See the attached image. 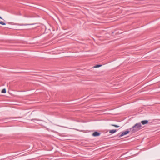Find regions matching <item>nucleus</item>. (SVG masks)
<instances>
[{
  "label": "nucleus",
  "mask_w": 160,
  "mask_h": 160,
  "mask_svg": "<svg viewBox=\"0 0 160 160\" xmlns=\"http://www.w3.org/2000/svg\"><path fill=\"white\" fill-rule=\"evenodd\" d=\"M142 128L141 123L138 122L136 123L132 128L129 129V130L132 133L135 132Z\"/></svg>",
  "instance_id": "f257e3e1"
},
{
  "label": "nucleus",
  "mask_w": 160,
  "mask_h": 160,
  "mask_svg": "<svg viewBox=\"0 0 160 160\" xmlns=\"http://www.w3.org/2000/svg\"><path fill=\"white\" fill-rule=\"evenodd\" d=\"M130 132V130H129V131L126 130V131L122 132L121 134H120V133L118 134L117 136H118L119 138H121L122 136Z\"/></svg>",
  "instance_id": "f03ea898"
},
{
  "label": "nucleus",
  "mask_w": 160,
  "mask_h": 160,
  "mask_svg": "<svg viewBox=\"0 0 160 160\" xmlns=\"http://www.w3.org/2000/svg\"><path fill=\"white\" fill-rule=\"evenodd\" d=\"M100 135V133L96 131L94 132L92 134V135L94 137L99 136Z\"/></svg>",
  "instance_id": "7ed1b4c3"
},
{
  "label": "nucleus",
  "mask_w": 160,
  "mask_h": 160,
  "mask_svg": "<svg viewBox=\"0 0 160 160\" xmlns=\"http://www.w3.org/2000/svg\"><path fill=\"white\" fill-rule=\"evenodd\" d=\"M116 129H113L109 131V132L111 134H113L115 132L117 131Z\"/></svg>",
  "instance_id": "20e7f679"
},
{
  "label": "nucleus",
  "mask_w": 160,
  "mask_h": 160,
  "mask_svg": "<svg viewBox=\"0 0 160 160\" xmlns=\"http://www.w3.org/2000/svg\"><path fill=\"white\" fill-rule=\"evenodd\" d=\"M148 122V120H143L141 121V122L142 124L143 125H144L147 123Z\"/></svg>",
  "instance_id": "39448f33"
},
{
  "label": "nucleus",
  "mask_w": 160,
  "mask_h": 160,
  "mask_svg": "<svg viewBox=\"0 0 160 160\" xmlns=\"http://www.w3.org/2000/svg\"><path fill=\"white\" fill-rule=\"evenodd\" d=\"M31 24H18V25L19 26H28V25H31Z\"/></svg>",
  "instance_id": "423d86ee"
},
{
  "label": "nucleus",
  "mask_w": 160,
  "mask_h": 160,
  "mask_svg": "<svg viewBox=\"0 0 160 160\" xmlns=\"http://www.w3.org/2000/svg\"><path fill=\"white\" fill-rule=\"evenodd\" d=\"M102 66V65H97L94 67V68H97L99 67Z\"/></svg>",
  "instance_id": "0eeeda50"
},
{
  "label": "nucleus",
  "mask_w": 160,
  "mask_h": 160,
  "mask_svg": "<svg viewBox=\"0 0 160 160\" xmlns=\"http://www.w3.org/2000/svg\"><path fill=\"white\" fill-rule=\"evenodd\" d=\"M2 93H5L6 92V90L5 88L3 89L2 91Z\"/></svg>",
  "instance_id": "6e6552de"
},
{
  "label": "nucleus",
  "mask_w": 160,
  "mask_h": 160,
  "mask_svg": "<svg viewBox=\"0 0 160 160\" xmlns=\"http://www.w3.org/2000/svg\"><path fill=\"white\" fill-rule=\"evenodd\" d=\"M111 125L112 126H114L116 128H118V127H119V126L116 125H115V124H111Z\"/></svg>",
  "instance_id": "1a4fd4ad"
},
{
  "label": "nucleus",
  "mask_w": 160,
  "mask_h": 160,
  "mask_svg": "<svg viewBox=\"0 0 160 160\" xmlns=\"http://www.w3.org/2000/svg\"><path fill=\"white\" fill-rule=\"evenodd\" d=\"M0 24L2 25H5L6 24L2 21L0 22Z\"/></svg>",
  "instance_id": "9d476101"
},
{
  "label": "nucleus",
  "mask_w": 160,
  "mask_h": 160,
  "mask_svg": "<svg viewBox=\"0 0 160 160\" xmlns=\"http://www.w3.org/2000/svg\"><path fill=\"white\" fill-rule=\"evenodd\" d=\"M0 18L1 19H2V17H1L0 16Z\"/></svg>",
  "instance_id": "9b49d317"
}]
</instances>
